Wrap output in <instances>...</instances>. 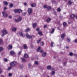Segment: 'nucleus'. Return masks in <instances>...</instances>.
<instances>
[{
  "label": "nucleus",
  "instance_id": "obj_12",
  "mask_svg": "<svg viewBox=\"0 0 77 77\" xmlns=\"http://www.w3.org/2000/svg\"><path fill=\"white\" fill-rule=\"evenodd\" d=\"M21 58L22 59V62H26V59H25L24 58Z\"/></svg>",
  "mask_w": 77,
  "mask_h": 77
},
{
  "label": "nucleus",
  "instance_id": "obj_59",
  "mask_svg": "<svg viewBox=\"0 0 77 77\" xmlns=\"http://www.w3.org/2000/svg\"><path fill=\"white\" fill-rule=\"evenodd\" d=\"M58 62H60V61H61V59H58Z\"/></svg>",
  "mask_w": 77,
  "mask_h": 77
},
{
  "label": "nucleus",
  "instance_id": "obj_36",
  "mask_svg": "<svg viewBox=\"0 0 77 77\" xmlns=\"http://www.w3.org/2000/svg\"><path fill=\"white\" fill-rule=\"evenodd\" d=\"M3 50V48L2 47H0V52Z\"/></svg>",
  "mask_w": 77,
  "mask_h": 77
},
{
  "label": "nucleus",
  "instance_id": "obj_54",
  "mask_svg": "<svg viewBox=\"0 0 77 77\" xmlns=\"http://www.w3.org/2000/svg\"><path fill=\"white\" fill-rule=\"evenodd\" d=\"M21 54V51H20L19 52V53L18 54V55H20Z\"/></svg>",
  "mask_w": 77,
  "mask_h": 77
},
{
  "label": "nucleus",
  "instance_id": "obj_60",
  "mask_svg": "<svg viewBox=\"0 0 77 77\" xmlns=\"http://www.w3.org/2000/svg\"><path fill=\"white\" fill-rule=\"evenodd\" d=\"M75 42H76V43H77V39H75Z\"/></svg>",
  "mask_w": 77,
  "mask_h": 77
},
{
  "label": "nucleus",
  "instance_id": "obj_49",
  "mask_svg": "<svg viewBox=\"0 0 77 77\" xmlns=\"http://www.w3.org/2000/svg\"><path fill=\"white\" fill-rule=\"evenodd\" d=\"M2 72H3V70H2V69H0V74H2Z\"/></svg>",
  "mask_w": 77,
  "mask_h": 77
},
{
  "label": "nucleus",
  "instance_id": "obj_18",
  "mask_svg": "<svg viewBox=\"0 0 77 77\" xmlns=\"http://www.w3.org/2000/svg\"><path fill=\"white\" fill-rule=\"evenodd\" d=\"M12 32H16L17 31V28L14 27L12 29Z\"/></svg>",
  "mask_w": 77,
  "mask_h": 77
},
{
  "label": "nucleus",
  "instance_id": "obj_43",
  "mask_svg": "<svg viewBox=\"0 0 77 77\" xmlns=\"http://www.w3.org/2000/svg\"><path fill=\"white\" fill-rule=\"evenodd\" d=\"M67 41L69 42H70V39H69V38H67Z\"/></svg>",
  "mask_w": 77,
  "mask_h": 77
},
{
  "label": "nucleus",
  "instance_id": "obj_62",
  "mask_svg": "<svg viewBox=\"0 0 77 77\" xmlns=\"http://www.w3.org/2000/svg\"><path fill=\"white\" fill-rule=\"evenodd\" d=\"M4 10H6L7 9V8H6V7H5L4 8Z\"/></svg>",
  "mask_w": 77,
  "mask_h": 77
},
{
  "label": "nucleus",
  "instance_id": "obj_21",
  "mask_svg": "<svg viewBox=\"0 0 77 77\" xmlns=\"http://www.w3.org/2000/svg\"><path fill=\"white\" fill-rule=\"evenodd\" d=\"M18 20L19 21H21V20H22V17H20V16H19L18 18Z\"/></svg>",
  "mask_w": 77,
  "mask_h": 77
},
{
  "label": "nucleus",
  "instance_id": "obj_30",
  "mask_svg": "<svg viewBox=\"0 0 77 77\" xmlns=\"http://www.w3.org/2000/svg\"><path fill=\"white\" fill-rule=\"evenodd\" d=\"M51 74L52 75H53L55 74V72L54 71H52L51 72Z\"/></svg>",
  "mask_w": 77,
  "mask_h": 77
},
{
  "label": "nucleus",
  "instance_id": "obj_24",
  "mask_svg": "<svg viewBox=\"0 0 77 77\" xmlns=\"http://www.w3.org/2000/svg\"><path fill=\"white\" fill-rule=\"evenodd\" d=\"M4 3L5 5H6V6H8V2H6V1H4L3 2Z\"/></svg>",
  "mask_w": 77,
  "mask_h": 77
},
{
  "label": "nucleus",
  "instance_id": "obj_25",
  "mask_svg": "<svg viewBox=\"0 0 77 77\" xmlns=\"http://www.w3.org/2000/svg\"><path fill=\"white\" fill-rule=\"evenodd\" d=\"M3 40L2 38L0 39V45L2 44H3Z\"/></svg>",
  "mask_w": 77,
  "mask_h": 77
},
{
  "label": "nucleus",
  "instance_id": "obj_63",
  "mask_svg": "<svg viewBox=\"0 0 77 77\" xmlns=\"http://www.w3.org/2000/svg\"><path fill=\"white\" fill-rule=\"evenodd\" d=\"M24 5H25V6L27 5V3H24Z\"/></svg>",
  "mask_w": 77,
  "mask_h": 77
},
{
  "label": "nucleus",
  "instance_id": "obj_61",
  "mask_svg": "<svg viewBox=\"0 0 77 77\" xmlns=\"http://www.w3.org/2000/svg\"><path fill=\"white\" fill-rule=\"evenodd\" d=\"M57 29L58 30H60V28H59V27H57Z\"/></svg>",
  "mask_w": 77,
  "mask_h": 77
},
{
  "label": "nucleus",
  "instance_id": "obj_39",
  "mask_svg": "<svg viewBox=\"0 0 77 77\" xmlns=\"http://www.w3.org/2000/svg\"><path fill=\"white\" fill-rule=\"evenodd\" d=\"M51 7L50 6H48V7H47L48 10H50V9H51Z\"/></svg>",
  "mask_w": 77,
  "mask_h": 77
},
{
  "label": "nucleus",
  "instance_id": "obj_4",
  "mask_svg": "<svg viewBox=\"0 0 77 77\" xmlns=\"http://www.w3.org/2000/svg\"><path fill=\"white\" fill-rule=\"evenodd\" d=\"M2 14L3 15V16L4 18H6L8 17V15L6 13H5L4 12H2Z\"/></svg>",
  "mask_w": 77,
  "mask_h": 77
},
{
  "label": "nucleus",
  "instance_id": "obj_55",
  "mask_svg": "<svg viewBox=\"0 0 77 77\" xmlns=\"http://www.w3.org/2000/svg\"><path fill=\"white\" fill-rule=\"evenodd\" d=\"M36 30L38 31H39V28H37V29H36Z\"/></svg>",
  "mask_w": 77,
  "mask_h": 77
},
{
  "label": "nucleus",
  "instance_id": "obj_64",
  "mask_svg": "<svg viewBox=\"0 0 77 77\" xmlns=\"http://www.w3.org/2000/svg\"><path fill=\"white\" fill-rule=\"evenodd\" d=\"M1 77H5L4 75H2Z\"/></svg>",
  "mask_w": 77,
  "mask_h": 77
},
{
  "label": "nucleus",
  "instance_id": "obj_48",
  "mask_svg": "<svg viewBox=\"0 0 77 77\" xmlns=\"http://www.w3.org/2000/svg\"><path fill=\"white\" fill-rule=\"evenodd\" d=\"M29 67H31V66H32V64L30 63L28 64V65Z\"/></svg>",
  "mask_w": 77,
  "mask_h": 77
},
{
  "label": "nucleus",
  "instance_id": "obj_28",
  "mask_svg": "<svg viewBox=\"0 0 77 77\" xmlns=\"http://www.w3.org/2000/svg\"><path fill=\"white\" fill-rule=\"evenodd\" d=\"M19 34L20 36H22V37H24V36H23V33L22 32H19Z\"/></svg>",
  "mask_w": 77,
  "mask_h": 77
},
{
  "label": "nucleus",
  "instance_id": "obj_37",
  "mask_svg": "<svg viewBox=\"0 0 77 77\" xmlns=\"http://www.w3.org/2000/svg\"><path fill=\"white\" fill-rule=\"evenodd\" d=\"M35 65H38V64H39V63H38V62L37 61H35Z\"/></svg>",
  "mask_w": 77,
  "mask_h": 77
},
{
  "label": "nucleus",
  "instance_id": "obj_9",
  "mask_svg": "<svg viewBox=\"0 0 77 77\" xmlns=\"http://www.w3.org/2000/svg\"><path fill=\"white\" fill-rule=\"evenodd\" d=\"M23 49H27V45L26 44H24L23 45Z\"/></svg>",
  "mask_w": 77,
  "mask_h": 77
},
{
  "label": "nucleus",
  "instance_id": "obj_53",
  "mask_svg": "<svg viewBox=\"0 0 77 77\" xmlns=\"http://www.w3.org/2000/svg\"><path fill=\"white\" fill-rule=\"evenodd\" d=\"M26 14L25 12H24V13H22V15L23 16H24V15H26Z\"/></svg>",
  "mask_w": 77,
  "mask_h": 77
},
{
  "label": "nucleus",
  "instance_id": "obj_23",
  "mask_svg": "<svg viewBox=\"0 0 77 77\" xmlns=\"http://www.w3.org/2000/svg\"><path fill=\"white\" fill-rule=\"evenodd\" d=\"M24 57L26 58H27L28 57H29V55H28L27 54H26L24 55Z\"/></svg>",
  "mask_w": 77,
  "mask_h": 77
},
{
  "label": "nucleus",
  "instance_id": "obj_52",
  "mask_svg": "<svg viewBox=\"0 0 77 77\" xmlns=\"http://www.w3.org/2000/svg\"><path fill=\"white\" fill-rule=\"evenodd\" d=\"M47 27V25H45L44 26V29H45V28H46V27Z\"/></svg>",
  "mask_w": 77,
  "mask_h": 77
},
{
  "label": "nucleus",
  "instance_id": "obj_38",
  "mask_svg": "<svg viewBox=\"0 0 77 77\" xmlns=\"http://www.w3.org/2000/svg\"><path fill=\"white\" fill-rule=\"evenodd\" d=\"M69 55L70 56H73V53H72V52H70L69 53Z\"/></svg>",
  "mask_w": 77,
  "mask_h": 77
},
{
  "label": "nucleus",
  "instance_id": "obj_15",
  "mask_svg": "<svg viewBox=\"0 0 77 77\" xmlns=\"http://www.w3.org/2000/svg\"><path fill=\"white\" fill-rule=\"evenodd\" d=\"M42 40V38H40L37 41V44H39V43L41 42V40Z\"/></svg>",
  "mask_w": 77,
  "mask_h": 77
},
{
  "label": "nucleus",
  "instance_id": "obj_31",
  "mask_svg": "<svg viewBox=\"0 0 77 77\" xmlns=\"http://www.w3.org/2000/svg\"><path fill=\"white\" fill-rule=\"evenodd\" d=\"M25 31L26 32H29V31H30V29L28 28L27 29H26Z\"/></svg>",
  "mask_w": 77,
  "mask_h": 77
},
{
  "label": "nucleus",
  "instance_id": "obj_40",
  "mask_svg": "<svg viewBox=\"0 0 77 77\" xmlns=\"http://www.w3.org/2000/svg\"><path fill=\"white\" fill-rule=\"evenodd\" d=\"M14 20L15 22H19V21H20L18 19L17 20L16 19H15Z\"/></svg>",
  "mask_w": 77,
  "mask_h": 77
},
{
  "label": "nucleus",
  "instance_id": "obj_6",
  "mask_svg": "<svg viewBox=\"0 0 77 77\" xmlns=\"http://www.w3.org/2000/svg\"><path fill=\"white\" fill-rule=\"evenodd\" d=\"M10 54L11 56H13V55L15 54V52L14 51H10Z\"/></svg>",
  "mask_w": 77,
  "mask_h": 77
},
{
  "label": "nucleus",
  "instance_id": "obj_3",
  "mask_svg": "<svg viewBox=\"0 0 77 77\" xmlns=\"http://www.w3.org/2000/svg\"><path fill=\"white\" fill-rule=\"evenodd\" d=\"M2 33H3V34L2 35V37L4 36V35H5L8 34V32H7V30L6 29H4L2 31Z\"/></svg>",
  "mask_w": 77,
  "mask_h": 77
},
{
  "label": "nucleus",
  "instance_id": "obj_10",
  "mask_svg": "<svg viewBox=\"0 0 77 77\" xmlns=\"http://www.w3.org/2000/svg\"><path fill=\"white\" fill-rule=\"evenodd\" d=\"M46 55H47V53L45 52H43L42 53V56L43 57H45V56H46Z\"/></svg>",
  "mask_w": 77,
  "mask_h": 77
},
{
  "label": "nucleus",
  "instance_id": "obj_14",
  "mask_svg": "<svg viewBox=\"0 0 77 77\" xmlns=\"http://www.w3.org/2000/svg\"><path fill=\"white\" fill-rule=\"evenodd\" d=\"M51 19L50 18H48V19H47L46 20V22L48 23H49V22H50L51 21Z\"/></svg>",
  "mask_w": 77,
  "mask_h": 77
},
{
  "label": "nucleus",
  "instance_id": "obj_51",
  "mask_svg": "<svg viewBox=\"0 0 77 77\" xmlns=\"http://www.w3.org/2000/svg\"><path fill=\"white\" fill-rule=\"evenodd\" d=\"M12 17V16H8V18H9L10 19H11Z\"/></svg>",
  "mask_w": 77,
  "mask_h": 77
},
{
  "label": "nucleus",
  "instance_id": "obj_7",
  "mask_svg": "<svg viewBox=\"0 0 77 77\" xmlns=\"http://www.w3.org/2000/svg\"><path fill=\"white\" fill-rule=\"evenodd\" d=\"M26 36L27 38H28V39H32V36H30L28 34H26Z\"/></svg>",
  "mask_w": 77,
  "mask_h": 77
},
{
  "label": "nucleus",
  "instance_id": "obj_27",
  "mask_svg": "<svg viewBox=\"0 0 77 77\" xmlns=\"http://www.w3.org/2000/svg\"><path fill=\"white\" fill-rule=\"evenodd\" d=\"M38 34L39 35H41V36H42V32H38Z\"/></svg>",
  "mask_w": 77,
  "mask_h": 77
},
{
  "label": "nucleus",
  "instance_id": "obj_13",
  "mask_svg": "<svg viewBox=\"0 0 77 77\" xmlns=\"http://www.w3.org/2000/svg\"><path fill=\"white\" fill-rule=\"evenodd\" d=\"M47 69L50 70V69H51V66H47Z\"/></svg>",
  "mask_w": 77,
  "mask_h": 77
},
{
  "label": "nucleus",
  "instance_id": "obj_2",
  "mask_svg": "<svg viewBox=\"0 0 77 77\" xmlns=\"http://www.w3.org/2000/svg\"><path fill=\"white\" fill-rule=\"evenodd\" d=\"M14 12L15 13H21L22 12V10L21 9H15L14 10Z\"/></svg>",
  "mask_w": 77,
  "mask_h": 77
},
{
  "label": "nucleus",
  "instance_id": "obj_29",
  "mask_svg": "<svg viewBox=\"0 0 77 77\" xmlns=\"http://www.w3.org/2000/svg\"><path fill=\"white\" fill-rule=\"evenodd\" d=\"M53 11H54L53 13L54 15H57V13H56V12L54 10V9H53Z\"/></svg>",
  "mask_w": 77,
  "mask_h": 77
},
{
  "label": "nucleus",
  "instance_id": "obj_5",
  "mask_svg": "<svg viewBox=\"0 0 77 77\" xmlns=\"http://www.w3.org/2000/svg\"><path fill=\"white\" fill-rule=\"evenodd\" d=\"M28 12L29 15L32 14V9L30 8H28Z\"/></svg>",
  "mask_w": 77,
  "mask_h": 77
},
{
  "label": "nucleus",
  "instance_id": "obj_42",
  "mask_svg": "<svg viewBox=\"0 0 77 77\" xmlns=\"http://www.w3.org/2000/svg\"><path fill=\"white\" fill-rule=\"evenodd\" d=\"M53 44H54V42H51V47H53Z\"/></svg>",
  "mask_w": 77,
  "mask_h": 77
},
{
  "label": "nucleus",
  "instance_id": "obj_56",
  "mask_svg": "<svg viewBox=\"0 0 77 77\" xmlns=\"http://www.w3.org/2000/svg\"><path fill=\"white\" fill-rule=\"evenodd\" d=\"M51 2L52 3H54L55 2V1H54V0H52L51 1Z\"/></svg>",
  "mask_w": 77,
  "mask_h": 77
},
{
  "label": "nucleus",
  "instance_id": "obj_57",
  "mask_svg": "<svg viewBox=\"0 0 77 77\" xmlns=\"http://www.w3.org/2000/svg\"><path fill=\"white\" fill-rule=\"evenodd\" d=\"M74 56H75V57H77V55L76 54H75L74 55Z\"/></svg>",
  "mask_w": 77,
  "mask_h": 77
},
{
  "label": "nucleus",
  "instance_id": "obj_50",
  "mask_svg": "<svg viewBox=\"0 0 77 77\" xmlns=\"http://www.w3.org/2000/svg\"><path fill=\"white\" fill-rule=\"evenodd\" d=\"M5 62H8V59L6 58H5L4 59Z\"/></svg>",
  "mask_w": 77,
  "mask_h": 77
},
{
  "label": "nucleus",
  "instance_id": "obj_58",
  "mask_svg": "<svg viewBox=\"0 0 77 77\" xmlns=\"http://www.w3.org/2000/svg\"><path fill=\"white\" fill-rule=\"evenodd\" d=\"M31 48H33V45H31Z\"/></svg>",
  "mask_w": 77,
  "mask_h": 77
},
{
  "label": "nucleus",
  "instance_id": "obj_45",
  "mask_svg": "<svg viewBox=\"0 0 77 77\" xmlns=\"http://www.w3.org/2000/svg\"><path fill=\"white\" fill-rule=\"evenodd\" d=\"M41 45H42V46H43L44 45V42H41Z\"/></svg>",
  "mask_w": 77,
  "mask_h": 77
},
{
  "label": "nucleus",
  "instance_id": "obj_16",
  "mask_svg": "<svg viewBox=\"0 0 77 77\" xmlns=\"http://www.w3.org/2000/svg\"><path fill=\"white\" fill-rule=\"evenodd\" d=\"M72 2L71 0H69L68 1V4H69V5H72Z\"/></svg>",
  "mask_w": 77,
  "mask_h": 77
},
{
  "label": "nucleus",
  "instance_id": "obj_34",
  "mask_svg": "<svg viewBox=\"0 0 77 77\" xmlns=\"http://www.w3.org/2000/svg\"><path fill=\"white\" fill-rule=\"evenodd\" d=\"M48 7V6H47V5H45L43 6V8H44L45 9H47Z\"/></svg>",
  "mask_w": 77,
  "mask_h": 77
},
{
  "label": "nucleus",
  "instance_id": "obj_8",
  "mask_svg": "<svg viewBox=\"0 0 77 77\" xmlns=\"http://www.w3.org/2000/svg\"><path fill=\"white\" fill-rule=\"evenodd\" d=\"M7 48L8 50H11V49H12V45H8L7 47Z\"/></svg>",
  "mask_w": 77,
  "mask_h": 77
},
{
  "label": "nucleus",
  "instance_id": "obj_1",
  "mask_svg": "<svg viewBox=\"0 0 77 77\" xmlns=\"http://www.w3.org/2000/svg\"><path fill=\"white\" fill-rule=\"evenodd\" d=\"M17 62L16 61H13L11 63L10 66L12 67H14L17 65Z\"/></svg>",
  "mask_w": 77,
  "mask_h": 77
},
{
  "label": "nucleus",
  "instance_id": "obj_35",
  "mask_svg": "<svg viewBox=\"0 0 77 77\" xmlns=\"http://www.w3.org/2000/svg\"><path fill=\"white\" fill-rule=\"evenodd\" d=\"M40 49H41V47H38V48L37 49V52H39V50H40Z\"/></svg>",
  "mask_w": 77,
  "mask_h": 77
},
{
  "label": "nucleus",
  "instance_id": "obj_41",
  "mask_svg": "<svg viewBox=\"0 0 77 77\" xmlns=\"http://www.w3.org/2000/svg\"><path fill=\"white\" fill-rule=\"evenodd\" d=\"M67 63V62L66 61L65 62L63 63V66H66V63Z\"/></svg>",
  "mask_w": 77,
  "mask_h": 77
},
{
  "label": "nucleus",
  "instance_id": "obj_46",
  "mask_svg": "<svg viewBox=\"0 0 77 77\" xmlns=\"http://www.w3.org/2000/svg\"><path fill=\"white\" fill-rule=\"evenodd\" d=\"M12 66H11L8 68V70H11V68H12Z\"/></svg>",
  "mask_w": 77,
  "mask_h": 77
},
{
  "label": "nucleus",
  "instance_id": "obj_33",
  "mask_svg": "<svg viewBox=\"0 0 77 77\" xmlns=\"http://www.w3.org/2000/svg\"><path fill=\"white\" fill-rule=\"evenodd\" d=\"M32 7H35L36 6V4H33L31 5Z\"/></svg>",
  "mask_w": 77,
  "mask_h": 77
},
{
  "label": "nucleus",
  "instance_id": "obj_19",
  "mask_svg": "<svg viewBox=\"0 0 77 77\" xmlns=\"http://www.w3.org/2000/svg\"><path fill=\"white\" fill-rule=\"evenodd\" d=\"M32 26L33 28H36V23H33Z\"/></svg>",
  "mask_w": 77,
  "mask_h": 77
},
{
  "label": "nucleus",
  "instance_id": "obj_11",
  "mask_svg": "<svg viewBox=\"0 0 77 77\" xmlns=\"http://www.w3.org/2000/svg\"><path fill=\"white\" fill-rule=\"evenodd\" d=\"M55 30V29L54 28H52V30L50 32L51 34H53L54 32V31Z\"/></svg>",
  "mask_w": 77,
  "mask_h": 77
},
{
  "label": "nucleus",
  "instance_id": "obj_26",
  "mask_svg": "<svg viewBox=\"0 0 77 77\" xmlns=\"http://www.w3.org/2000/svg\"><path fill=\"white\" fill-rule=\"evenodd\" d=\"M70 17L72 18H74V17H75V15L74 14H72Z\"/></svg>",
  "mask_w": 77,
  "mask_h": 77
},
{
  "label": "nucleus",
  "instance_id": "obj_47",
  "mask_svg": "<svg viewBox=\"0 0 77 77\" xmlns=\"http://www.w3.org/2000/svg\"><path fill=\"white\" fill-rule=\"evenodd\" d=\"M23 65H20V68H23Z\"/></svg>",
  "mask_w": 77,
  "mask_h": 77
},
{
  "label": "nucleus",
  "instance_id": "obj_44",
  "mask_svg": "<svg viewBox=\"0 0 77 77\" xmlns=\"http://www.w3.org/2000/svg\"><path fill=\"white\" fill-rule=\"evenodd\" d=\"M12 75V73H10L8 74V76L9 77H11Z\"/></svg>",
  "mask_w": 77,
  "mask_h": 77
},
{
  "label": "nucleus",
  "instance_id": "obj_20",
  "mask_svg": "<svg viewBox=\"0 0 77 77\" xmlns=\"http://www.w3.org/2000/svg\"><path fill=\"white\" fill-rule=\"evenodd\" d=\"M9 8H12V7H14V4H13L12 3L11 4L9 5Z\"/></svg>",
  "mask_w": 77,
  "mask_h": 77
},
{
  "label": "nucleus",
  "instance_id": "obj_17",
  "mask_svg": "<svg viewBox=\"0 0 77 77\" xmlns=\"http://www.w3.org/2000/svg\"><path fill=\"white\" fill-rule=\"evenodd\" d=\"M61 38L62 39H64L65 38V34L63 33L61 35Z\"/></svg>",
  "mask_w": 77,
  "mask_h": 77
},
{
  "label": "nucleus",
  "instance_id": "obj_32",
  "mask_svg": "<svg viewBox=\"0 0 77 77\" xmlns=\"http://www.w3.org/2000/svg\"><path fill=\"white\" fill-rule=\"evenodd\" d=\"M61 11V9L60 8H58L57 9V12H60Z\"/></svg>",
  "mask_w": 77,
  "mask_h": 77
},
{
  "label": "nucleus",
  "instance_id": "obj_22",
  "mask_svg": "<svg viewBox=\"0 0 77 77\" xmlns=\"http://www.w3.org/2000/svg\"><path fill=\"white\" fill-rule=\"evenodd\" d=\"M63 27H65V26H66L67 25V23H66V22H63Z\"/></svg>",
  "mask_w": 77,
  "mask_h": 77
}]
</instances>
